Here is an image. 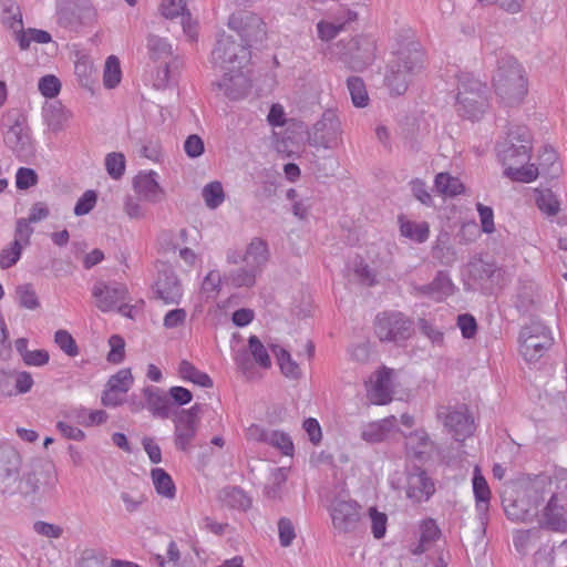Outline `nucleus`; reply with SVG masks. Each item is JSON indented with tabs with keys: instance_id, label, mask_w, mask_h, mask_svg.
Instances as JSON below:
<instances>
[{
	"instance_id": "nucleus-58",
	"label": "nucleus",
	"mask_w": 567,
	"mask_h": 567,
	"mask_svg": "<svg viewBox=\"0 0 567 567\" xmlns=\"http://www.w3.org/2000/svg\"><path fill=\"white\" fill-rule=\"evenodd\" d=\"M25 122V115L23 114L22 110L18 107L7 110L1 117V126L7 130L20 127L24 125Z\"/></svg>"
},
{
	"instance_id": "nucleus-59",
	"label": "nucleus",
	"mask_w": 567,
	"mask_h": 567,
	"mask_svg": "<svg viewBox=\"0 0 567 567\" xmlns=\"http://www.w3.org/2000/svg\"><path fill=\"white\" fill-rule=\"evenodd\" d=\"M38 87L43 96L53 99L59 94L61 90V83L55 75L48 74L40 79Z\"/></svg>"
},
{
	"instance_id": "nucleus-1",
	"label": "nucleus",
	"mask_w": 567,
	"mask_h": 567,
	"mask_svg": "<svg viewBox=\"0 0 567 567\" xmlns=\"http://www.w3.org/2000/svg\"><path fill=\"white\" fill-rule=\"evenodd\" d=\"M532 135L524 125H516L508 130L507 138L497 144V155L504 166V174L513 181L530 183L538 176V168L534 164L524 166L530 158Z\"/></svg>"
},
{
	"instance_id": "nucleus-32",
	"label": "nucleus",
	"mask_w": 567,
	"mask_h": 567,
	"mask_svg": "<svg viewBox=\"0 0 567 567\" xmlns=\"http://www.w3.org/2000/svg\"><path fill=\"white\" fill-rule=\"evenodd\" d=\"M473 492L476 501V509L480 515H485L488 511L491 489L484 476L476 468L473 476Z\"/></svg>"
},
{
	"instance_id": "nucleus-63",
	"label": "nucleus",
	"mask_w": 567,
	"mask_h": 567,
	"mask_svg": "<svg viewBox=\"0 0 567 567\" xmlns=\"http://www.w3.org/2000/svg\"><path fill=\"white\" fill-rule=\"evenodd\" d=\"M339 20L340 18H336V22L320 21L317 24L319 38L323 41H330L334 39L338 33L343 30V23H340Z\"/></svg>"
},
{
	"instance_id": "nucleus-4",
	"label": "nucleus",
	"mask_w": 567,
	"mask_h": 567,
	"mask_svg": "<svg viewBox=\"0 0 567 567\" xmlns=\"http://www.w3.org/2000/svg\"><path fill=\"white\" fill-rule=\"evenodd\" d=\"M493 86L506 105L520 103L527 94V78L523 65L512 55L501 56L493 74Z\"/></svg>"
},
{
	"instance_id": "nucleus-12",
	"label": "nucleus",
	"mask_w": 567,
	"mask_h": 567,
	"mask_svg": "<svg viewBox=\"0 0 567 567\" xmlns=\"http://www.w3.org/2000/svg\"><path fill=\"white\" fill-rule=\"evenodd\" d=\"M332 526L340 534L355 533L360 526L361 506L353 499L337 497L330 505Z\"/></svg>"
},
{
	"instance_id": "nucleus-26",
	"label": "nucleus",
	"mask_w": 567,
	"mask_h": 567,
	"mask_svg": "<svg viewBox=\"0 0 567 567\" xmlns=\"http://www.w3.org/2000/svg\"><path fill=\"white\" fill-rule=\"evenodd\" d=\"M21 455L12 447L0 449V488L21 470Z\"/></svg>"
},
{
	"instance_id": "nucleus-62",
	"label": "nucleus",
	"mask_w": 567,
	"mask_h": 567,
	"mask_svg": "<svg viewBox=\"0 0 567 567\" xmlns=\"http://www.w3.org/2000/svg\"><path fill=\"white\" fill-rule=\"evenodd\" d=\"M162 14L167 19H174L178 16H186L185 0H163L161 4Z\"/></svg>"
},
{
	"instance_id": "nucleus-22",
	"label": "nucleus",
	"mask_w": 567,
	"mask_h": 567,
	"mask_svg": "<svg viewBox=\"0 0 567 567\" xmlns=\"http://www.w3.org/2000/svg\"><path fill=\"white\" fill-rule=\"evenodd\" d=\"M435 492L434 483L424 471L411 473L408 476L406 496L414 502L427 501Z\"/></svg>"
},
{
	"instance_id": "nucleus-41",
	"label": "nucleus",
	"mask_w": 567,
	"mask_h": 567,
	"mask_svg": "<svg viewBox=\"0 0 567 567\" xmlns=\"http://www.w3.org/2000/svg\"><path fill=\"white\" fill-rule=\"evenodd\" d=\"M441 530L434 519H425L421 524L420 543L414 550V554H422L432 546V544L440 537Z\"/></svg>"
},
{
	"instance_id": "nucleus-30",
	"label": "nucleus",
	"mask_w": 567,
	"mask_h": 567,
	"mask_svg": "<svg viewBox=\"0 0 567 567\" xmlns=\"http://www.w3.org/2000/svg\"><path fill=\"white\" fill-rule=\"evenodd\" d=\"M220 502L233 509L247 511L251 506V498L237 486H227L219 492Z\"/></svg>"
},
{
	"instance_id": "nucleus-2",
	"label": "nucleus",
	"mask_w": 567,
	"mask_h": 567,
	"mask_svg": "<svg viewBox=\"0 0 567 567\" xmlns=\"http://www.w3.org/2000/svg\"><path fill=\"white\" fill-rule=\"evenodd\" d=\"M425 66V52L417 41H410L401 47L386 65L384 84L391 95L404 94L413 79Z\"/></svg>"
},
{
	"instance_id": "nucleus-9",
	"label": "nucleus",
	"mask_w": 567,
	"mask_h": 567,
	"mask_svg": "<svg viewBox=\"0 0 567 567\" xmlns=\"http://www.w3.org/2000/svg\"><path fill=\"white\" fill-rule=\"evenodd\" d=\"M550 330L542 322L532 321L519 333V352L527 362L538 361L551 347Z\"/></svg>"
},
{
	"instance_id": "nucleus-19",
	"label": "nucleus",
	"mask_w": 567,
	"mask_h": 567,
	"mask_svg": "<svg viewBox=\"0 0 567 567\" xmlns=\"http://www.w3.org/2000/svg\"><path fill=\"white\" fill-rule=\"evenodd\" d=\"M223 72L224 75L216 85L227 97L230 100H239L248 94L251 85L249 79L244 74L243 69Z\"/></svg>"
},
{
	"instance_id": "nucleus-34",
	"label": "nucleus",
	"mask_w": 567,
	"mask_h": 567,
	"mask_svg": "<svg viewBox=\"0 0 567 567\" xmlns=\"http://www.w3.org/2000/svg\"><path fill=\"white\" fill-rule=\"evenodd\" d=\"M178 373L183 380L190 381L199 386H213L212 378L207 373L199 371L194 364H192L187 360H183L179 363Z\"/></svg>"
},
{
	"instance_id": "nucleus-48",
	"label": "nucleus",
	"mask_w": 567,
	"mask_h": 567,
	"mask_svg": "<svg viewBox=\"0 0 567 567\" xmlns=\"http://www.w3.org/2000/svg\"><path fill=\"white\" fill-rule=\"evenodd\" d=\"M16 295L21 307L34 310L40 306L37 292L32 284H23L17 287Z\"/></svg>"
},
{
	"instance_id": "nucleus-60",
	"label": "nucleus",
	"mask_w": 567,
	"mask_h": 567,
	"mask_svg": "<svg viewBox=\"0 0 567 567\" xmlns=\"http://www.w3.org/2000/svg\"><path fill=\"white\" fill-rule=\"evenodd\" d=\"M279 543L282 547H289L296 538V529L292 522L287 517L278 520Z\"/></svg>"
},
{
	"instance_id": "nucleus-44",
	"label": "nucleus",
	"mask_w": 567,
	"mask_h": 567,
	"mask_svg": "<svg viewBox=\"0 0 567 567\" xmlns=\"http://www.w3.org/2000/svg\"><path fill=\"white\" fill-rule=\"evenodd\" d=\"M347 86L354 106L365 107L369 103V95L363 80L359 76H350Z\"/></svg>"
},
{
	"instance_id": "nucleus-33",
	"label": "nucleus",
	"mask_w": 567,
	"mask_h": 567,
	"mask_svg": "<svg viewBox=\"0 0 567 567\" xmlns=\"http://www.w3.org/2000/svg\"><path fill=\"white\" fill-rule=\"evenodd\" d=\"M400 231L402 236L421 244L427 240L430 226L426 221L416 223L400 217Z\"/></svg>"
},
{
	"instance_id": "nucleus-6",
	"label": "nucleus",
	"mask_w": 567,
	"mask_h": 567,
	"mask_svg": "<svg viewBox=\"0 0 567 567\" xmlns=\"http://www.w3.org/2000/svg\"><path fill=\"white\" fill-rule=\"evenodd\" d=\"M249 58L250 51L246 45L237 43L231 35L223 32L212 51L210 62L219 71H234L243 69Z\"/></svg>"
},
{
	"instance_id": "nucleus-23",
	"label": "nucleus",
	"mask_w": 567,
	"mask_h": 567,
	"mask_svg": "<svg viewBox=\"0 0 567 567\" xmlns=\"http://www.w3.org/2000/svg\"><path fill=\"white\" fill-rule=\"evenodd\" d=\"M454 285L445 271H437L434 279L426 285L415 287V291L420 296H425L433 298L437 301L442 300L445 297L453 295Z\"/></svg>"
},
{
	"instance_id": "nucleus-38",
	"label": "nucleus",
	"mask_w": 567,
	"mask_h": 567,
	"mask_svg": "<svg viewBox=\"0 0 567 567\" xmlns=\"http://www.w3.org/2000/svg\"><path fill=\"white\" fill-rule=\"evenodd\" d=\"M154 487L156 492L166 497L174 498L176 494L175 484L171 475L163 468L156 467L151 471Z\"/></svg>"
},
{
	"instance_id": "nucleus-27",
	"label": "nucleus",
	"mask_w": 567,
	"mask_h": 567,
	"mask_svg": "<svg viewBox=\"0 0 567 567\" xmlns=\"http://www.w3.org/2000/svg\"><path fill=\"white\" fill-rule=\"evenodd\" d=\"M391 375V369L383 368L378 371L375 382L370 391V399L374 404H386L392 400Z\"/></svg>"
},
{
	"instance_id": "nucleus-17",
	"label": "nucleus",
	"mask_w": 567,
	"mask_h": 567,
	"mask_svg": "<svg viewBox=\"0 0 567 567\" xmlns=\"http://www.w3.org/2000/svg\"><path fill=\"white\" fill-rule=\"evenodd\" d=\"M349 64L354 71L367 69L375 59V43L369 38H352L348 43Z\"/></svg>"
},
{
	"instance_id": "nucleus-61",
	"label": "nucleus",
	"mask_w": 567,
	"mask_h": 567,
	"mask_svg": "<svg viewBox=\"0 0 567 567\" xmlns=\"http://www.w3.org/2000/svg\"><path fill=\"white\" fill-rule=\"evenodd\" d=\"M430 442V437L424 430H416L406 436V445L411 447L416 455L423 454L424 449Z\"/></svg>"
},
{
	"instance_id": "nucleus-15",
	"label": "nucleus",
	"mask_w": 567,
	"mask_h": 567,
	"mask_svg": "<svg viewBox=\"0 0 567 567\" xmlns=\"http://www.w3.org/2000/svg\"><path fill=\"white\" fill-rule=\"evenodd\" d=\"M92 295L96 299V307L107 312L113 310L118 302L126 299L127 288L125 285L112 281H97L92 289Z\"/></svg>"
},
{
	"instance_id": "nucleus-64",
	"label": "nucleus",
	"mask_w": 567,
	"mask_h": 567,
	"mask_svg": "<svg viewBox=\"0 0 567 567\" xmlns=\"http://www.w3.org/2000/svg\"><path fill=\"white\" fill-rule=\"evenodd\" d=\"M97 195L94 190H86L76 202L74 207V214L76 216H83L89 214L95 206Z\"/></svg>"
},
{
	"instance_id": "nucleus-57",
	"label": "nucleus",
	"mask_w": 567,
	"mask_h": 567,
	"mask_svg": "<svg viewBox=\"0 0 567 567\" xmlns=\"http://www.w3.org/2000/svg\"><path fill=\"white\" fill-rule=\"evenodd\" d=\"M110 352L107 354V361L114 364H118L124 360L125 354V341L118 334H113L109 339Z\"/></svg>"
},
{
	"instance_id": "nucleus-13",
	"label": "nucleus",
	"mask_w": 567,
	"mask_h": 567,
	"mask_svg": "<svg viewBox=\"0 0 567 567\" xmlns=\"http://www.w3.org/2000/svg\"><path fill=\"white\" fill-rule=\"evenodd\" d=\"M341 123L332 111H326L309 133L308 142L311 146L333 148L339 143Z\"/></svg>"
},
{
	"instance_id": "nucleus-3",
	"label": "nucleus",
	"mask_w": 567,
	"mask_h": 567,
	"mask_svg": "<svg viewBox=\"0 0 567 567\" xmlns=\"http://www.w3.org/2000/svg\"><path fill=\"white\" fill-rule=\"evenodd\" d=\"M551 477L546 474H539L523 482L515 497L503 501L507 518L514 522H532L537 517L545 496L551 492Z\"/></svg>"
},
{
	"instance_id": "nucleus-40",
	"label": "nucleus",
	"mask_w": 567,
	"mask_h": 567,
	"mask_svg": "<svg viewBox=\"0 0 567 567\" xmlns=\"http://www.w3.org/2000/svg\"><path fill=\"white\" fill-rule=\"evenodd\" d=\"M258 272L257 269L246 265L243 268L229 271L228 275H225V280L236 288L252 287Z\"/></svg>"
},
{
	"instance_id": "nucleus-11",
	"label": "nucleus",
	"mask_w": 567,
	"mask_h": 567,
	"mask_svg": "<svg viewBox=\"0 0 567 567\" xmlns=\"http://www.w3.org/2000/svg\"><path fill=\"white\" fill-rule=\"evenodd\" d=\"M374 331L382 342H400L412 334V322L401 312H383L375 318Z\"/></svg>"
},
{
	"instance_id": "nucleus-55",
	"label": "nucleus",
	"mask_w": 567,
	"mask_h": 567,
	"mask_svg": "<svg viewBox=\"0 0 567 567\" xmlns=\"http://www.w3.org/2000/svg\"><path fill=\"white\" fill-rule=\"evenodd\" d=\"M369 516L371 519V530L374 538H383L386 532V515L384 513L379 512L375 507H370Z\"/></svg>"
},
{
	"instance_id": "nucleus-50",
	"label": "nucleus",
	"mask_w": 567,
	"mask_h": 567,
	"mask_svg": "<svg viewBox=\"0 0 567 567\" xmlns=\"http://www.w3.org/2000/svg\"><path fill=\"white\" fill-rule=\"evenodd\" d=\"M147 49L152 59H162L172 54V45L167 40L154 34L147 37Z\"/></svg>"
},
{
	"instance_id": "nucleus-31",
	"label": "nucleus",
	"mask_w": 567,
	"mask_h": 567,
	"mask_svg": "<svg viewBox=\"0 0 567 567\" xmlns=\"http://www.w3.org/2000/svg\"><path fill=\"white\" fill-rule=\"evenodd\" d=\"M432 256L444 266H451L456 260V252L451 245V237L449 233H441L434 246L432 247Z\"/></svg>"
},
{
	"instance_id": "nucleus-47",
	"label": "nucleus",
	"mask_w": 567,
	"mask_h": 567,
	"mask_svg": "<svg viewBox=\"0 0 567 567\" xmlns=\"http://www.w3.org/2000/svg\"><path fill=\"white\" fill-rule=\"evenodd\" d=\"M536 205L548 216H555L559 212V202L550 189L539 190L536 197Z\"/></svg>"
},
{
	"instance_id": "nucleus-42",
	"label": "nucleus",
	"mask_w": 567,
	"mask_h": 567,
	"mask_svg": "<svg viewBox=\"0 0 567 567\" xmlns=\"http://www.w3.org/2000/svg\"><path fill=\"white\" fill-rule=\"evenodd\" d=\"M271 350L278 360L281 372L288 378L298 379L301 374V370L291 359L290 353L279 346H272Z\"/></svg>"
},
{
	"instance_id": "nucleus-7",
	"label": "nucleus",
	"mask_w": 567,
	"mask_h": 567,
	"mask_svg": "<svg viewBox=\"0 0 567 567\" xmlns=\"http://www.w3.org/2000/svg\"><path fill=\"white\" fill-rule=\"evenodd\" d=\"M58 478L53 465L48 463H35L29 470L22 472L21 484L17 495L23 499H34L40 492L52 494L55 489Z\"/></svg>"
},
{
	"instance_id": "nucleus-54",
	"label": "nucleus",
	"mask_w": 567,
	"mask_h": 567,
	"mask_svg": "<svg viewBox=\"0 0 567 567\" xmlns=\"http://www.w3.org/2000/svg\"><path fill=\"white\" fill-rule=\"evenodd\" d=\"M132 383L133 377L130 369H122L109 379L106 386L126 393Z\"/></svg>"
},
{
	"instance_id": "nucleus-5",
	"label": "nucleus",
	"mask_w": 567,
	"mask_h": 567,
	"mask_svg": "<svg viewBox=\"0 0 567 567\" xmlns=\"http://www.w3.org/2000/svg\"><path fill=\"white\" fill-rule=\"evenodd\" d=\"M457 113L465 118L478 120L488 106L487 87L470 73L458 76Z\"/></svg>"
},
{
	"instance_id": "nucleus-28",
	"label": "nucleus",
	"mask_w": 567,
	"mask_h": 567,
	"mask_svg": "<svg viewBox=\"0 0 567 567\" xmlns=\"http://www.w3.org/2000/svg\"><path fill=\"white\" fill-rule=\"evenodd\" d=\"M4 143L17 155H25L31 150V137L25 124L4 132Z\"/></svg>"
},
{
	"instance_id": "nucleus-53",
	"label": "nucleus",
	"mask_w": 567,
	"mask_h": 567,
	"mask_svg": "<svg viewBox=\"0 0 567 567\" xmlns=\"http://www.w3.org/2000/svg\"><path fill=\"white\" fill-rule=\"evenodd\" d=\"M54 341L69 357H76L79 354L78 344L66 330H58L54 334Z\"/></svg>"
},
{
	"instance_id": "nucleus-10",
	"label": "nucleus",
	"mask_w": 567,
	"mask_h": 567,
	"mask_svg": "<svg viewBox=\"0 0 567 567\" xmlns=\"http://www.w3.org/2000/svg\"><path fill=\"white\" fill-rule=\"evenodd\" d=\"M436 417L456 441H463L474 432V421L465 404L440 405L436 410Z\"/></svg>"
},
{
	"instance_id": "nucleus-56",
	"label": "nucleus",
	"mask_w": 567,
	"mask_h": 567,
	"mask_svg": "<svg viewBox=\"0 0 567 567\" xmlns=\"http://www.w3.org/2000/svg\"><path fill=\"white\" fill-rule=\"evenodd\" d=\"M2 23L14 31L22 29V14L20 12L19 6L16 3H10L8 7H4L2 13Z\"/></svg>"
},
{
	"instance_id": "nucleus-37",
	"label": "nucleus",
	"mask_w": 567,
	"mask_h": 567,
	"mask_svg": "<svg viewBox=\"0 0 567 567\" xmlns=\"http://www.w3.org/2000/svg\"><path fill=\"white\" fill-rule=\"evenodd\" d=\"M434 186L437 193L445 196H456L463 194L465 190L463 183L449 173H439L435 176Z\"/></svg>"
},
{
	"instance_id": "nucleus-8",
	"label": "nucleus",
	"mask_w": 567,
	"mask_h": 567,
	"mask_svg": "<svg viewBox=\"0 0 567 567\" xmlns=\"http://www.w3.org/2000/svg\"><path fill=\"white\" fill-rule=\"evenodd\" d=\"M227 25L238 34L241 40L240 44L248 49L261 44L267 37L266 23L257 13L251 11H235L229 16Z\"/></svg>"
},
{
	"instance_id": "nucleus-45",
	"label": "nucleus",
	"mask_w": 567,
	"mask_h": 567,
	"mask_svg": "<svg viewBox=\"0 0 567 567\" xmlns=\"http://www.w3.org/2000/svg\"><path fill=\"white\" fill-rule=\"evenodd\" d=\"M120 60L115 55L106 59L103 82L105 87L114 89L121 82Z\"/></svg>"
},
{
	"instance_id": "nucleus-29",
	"label": "nucleus",
	"mask_w": 567,
	"mask_h": 567,
	"mask_svg": "<svg viewBox=\"0 0 567 567\" xmlns=\"http://www.w3.org/2000/svg\"><path fill=\"white\" fill-rule=\"evenodd\" d=\"M268 257L269 250L267 243L259 237H255L244 254V262L260 271L261 267L267 262Z\"/></svg>"
},
{
	"instance_id": "nucleus-35",
	"label": "nucleus",
	"mask_w": 567,
	"mask_h": 567,
	"mask_svg": "<svg viewBox=\"0 0 567 567\" xmlns=\"http://www.w3.org/2000/svg\"><path fill=\"white\" fill-rule=\"evenodd\" d=\"M287 472L286 467H274L270 470L269 483L264 489L267 498L277 499L281 497L282 488L288 478Z\"/></svg>"
},
{
	"instance_id": "nucleus-49",
	"label": "nucleus",
	"mask_w": 567,
	"mask_h": 567,
	"mask_svg": "<svg viewBox=\"0 0 567 567\" xmlns=\"http://www.w3.org/2000/svg\"><path fill=\"white\" fill-rule=\"evenodd\" d=\"M249 352L254 357V360L264 369H268L271 365L270 357L267 349L264 347L261 341L256 336H250L248 339Z\"/></svg>"
},
{
	"instance_id": "nucleus-20",
	"label": "nucleus",
	"mask_w": 567,
	"mask_h": 567,
	"mask_svg": "<svg viewBox=\"0 0 567 567\" xmlns=\"http://www.w3.org/2000/svg\"><path fill=\"white\" fill-rule=\"evenodd\" d=\"M174 445L178 451L190 453L197 435L198 424L174 414Z\"/></svg>"
},
{
	"instance_id": "nucleus-51",
	"label": "nucleus",
	"mask_w": 567,
	"mask_h": 567,
	"mask_svg": "<svg viewBox=\"0 0 567 567\" xmlns=\"http://www.w3.org/2000/svg\"><path fill=\"white\" fill-rule=\"evenodd\" d=\"M22 254V244L14 239L9 247L0 251V268L8 269L16 265Z\"/></svg>"
},
{
	"instance_id": "nucleus-24",
	"label": "nucleus",
	"mask_w": 567,
	"mask_h": 567,
	"mask_svg": "<svg viewBox=\"0 0 567 567\" xmlns=\"http://www.w3.org/2000/svg\"><path fill=\"white\" fill-rule=\"evenodd\" d=\"M133 186L145 200L151 203L159 202L164 195V190L157 182V173L154 171L137 174L133 181Z\"/></svg>"
},
{
	"instance_id": "nucleus-18",
	"label": "nucleus",
	"mask_w": 567,
	"mask_h": 567,
	"mask_svg": "<svg viewBox=\"0 0 567 567\" xmlns=\"http://www.w3.org/2000/svg\"><path fill=\"white\" fill-rule=\"evenodd\" d=\"M549 499L543 508L544 524L555 532H567V503L555 492H550Z\"/></svg>"
},
{
	"instance_id": "nucleus-16",
	"label": "nucleus",
	"mask_w": 567,
	"mask_h": 567,
	"mask_svg": "<svg viewBox=\"0 0 567 567\" xmlns=\"http://www.w3.org/2000/svg\"><path fill=\"white\" fill-rule=\"evenodd\" d=\"M154 292L157 299H161L166 305H178L182 296L183 288L176 274L169 269L164 268L158 271L157 280L154 285Z\"/></svg>"
},
{
	"instance_id": "nucleus-14",
	"label": "nucleus",
	"mask_w": 567,
	"mask_h": 567,
	"mask_svg": "<svg viewBox=\"0 0 567 567\" xmlns=\"http://www.w3.org/2000/svg\"><path fill=\"white\" fill-rule=\"evenodd\" d=\"M93 16L90 0H56L58 23L64 28L89 20Z\"/></svg>"
},
{
	"instance_id": "nucleus-43",
	"label": "nucleus",
	"mask_w": 567,
	"mask_h": 567,
	"mask_svg": "<svg viewBox=\"0 0 567 567\" xmlns=\"http://www.w3.org/2000/svg\"><path fill=\"white\" fill-rule=\"evenodd\" d=\"M392 426V420L385 419L381 422H373L367 425L362 433V440L371 443L382 442L388 433L390 432Z\"/></svg>"
},
{
	"instance_id": "nucleus-39",
	"label": "nucleus",
	"mask_w": 567,
	"mask_h": 567,
	"mask_svg": "<svg viewBox=\"0 0 567 567\" xmlns=\"http://www.w3.org/2000/svg\"><path fill=\"white\" fill-rule=\"evenodd\" d=\"M538 171L551 178L557 177L561 172V166L557 163V153L553 147L544 146L538 156Z\"/></svg>"
},
{
	"instance_id": "nucleus-21",
	"label": "nucleus",
	"mask_w": 567,
	"mask_h": 567,
	"mask_svg": "<svg viewBox=\"0 0 567 567\" xmlns=\"http://www.w3.org/2000/svg\"><path fill=\"white\" fill-rule=\"evenodd\" d=\"M144 394L146 399V406L150 412L159 419H169L174 416V412L177 411L173 409V403L163 390L155 386H148L144 389Z\"/></svg>"
},
{
	"instance_id": "nucleus-46",
	"label": "nucleus",
	"mask_w": 567,
	"mask_h": 567,
	"mask_svg": "<svg viewBox=\"0 0 567 567\" xmlns=\"http://www.w3.org/2000/svg\"><path fill=\"white\" fill-rule=\"evenodd\" d=\"M203 198L207 207L215 209L219 207L224 199L225 193L219 182H212L203 188Z\"/></svg>"
},
{
	"instance_id": "nucleus-36",
	"label": "nucleus",
	"mask_w": 567,
	"mask_h": 567,
	"mask_svg": "<svg viewBox=\"0 0 567 567\" xmlns=\"http://www.w3.org/2000/svg\"><path fill=\"white\" fill-rule=\"evenodd\" d=\"M259 439L260 442L277 447L282 454L292 455L293 443L287 433L281 431L260 432Z\"/></svg>"
},
{
	"instance_id": "nucleus-52",
	"label": "nucleus",
	"mask_w": 567,
	"mask_h": 567,
	"mask_svg": "<svg viewBox=\"0 0 567 567\" xmlns=\"http://www.w3.org/2000/svg\"><path fill=\"white\" fill-rule=\"evenodd\" d=\"M105 167L109 175L114 179H120L125 172V157L122 153H110L105 157Z\"/></svg>"
},
{
	"instance_id": "nucleus-25",
	"label": "nucleus",
	"mask_w": 567,
	"mask_h": 567,
	"mask_svg": "<svg viewBox=\"0 0 567 567\" xmlns=\"http://www.w3.org/2000/svg\"><path fill=\"white\" fill-rule=\"evenodd\" d=\"M42 115L49 130L54 133L64 130L72 116L71 112L60 101L47 102Z\"/></svg>"
}]
</instances>
